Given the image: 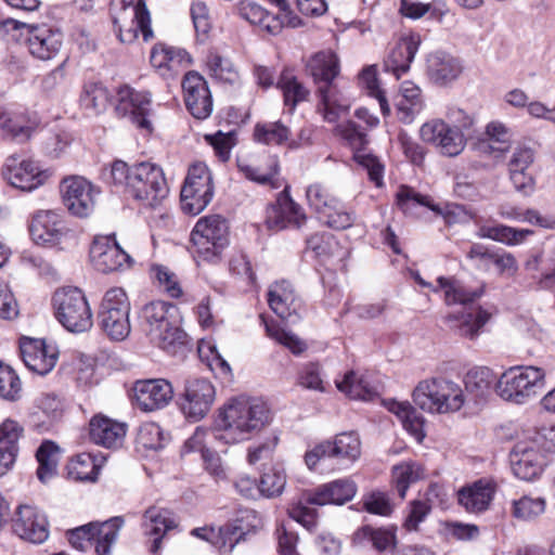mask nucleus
Returning <instances> with one entry per match:
<instances>
[{
	"mask_svg": "<svg viewBox=\"0 0 555 555\" xmlns=\"http://www.w3.org/2000/svg\"><path fill=\"white\" fill-rule=\"evenodd\" d=\"M101 179L113 192L122 193L144 207H156L169 193L162 167L150 162L129 166L116 159L102 169Z\"/></svg>",
	"mask_w": 555,
	"mask_h": 555,
	"instance_id": "1",
	"label": "nucleus"
},
{
	"mask_svg": "<svg viewBox=\"0 0 555 555\" xmlns=\"http://www.w3.org/2000/svg\"><path fill=\"white\" fill-rule=\"evenodd\" d=\"M413 280L422 287L431 288L434 292L442 289L447 305L460 304L462 311L448 314L446 322L448 326L457 335L474 339L479 335L480 330L488 322L490 314L481 307H467L477 300L481 294V288L473 289L455 278L439 276L437 279L438 287H434L426 282L418 271H411Z\"/></svg>",
	"mask_w": 555,
	"mask_h": 555,
	"instance_id": "2",
	"label": "nucleus"
},
{
	"mask_svg": "<svg viewBox=\"0 0 555 555\" xmlns=\"http://www.w3.org/2000/svg\"><path fill=\"white\" fill-rule=\"evenodd\" d=\"M271 422L268 404L259 398L232 399L220 412L211 431L225 444L249 439Z\"/></svg>",
	"mask_w": 555,
	"mask_h": 555,
	"instance_id": "3",
	"label": "nucleus"
},
{
	"mask_svg": "<svg viewBox=\"0 0 555 555\" xmlns=\"http://www.w3.org/2000/svg\"><path fill=\"white\" fill-rule=\"evenodd\" d=\"M306 68L317 87L318 111L327 122H336L348 113L351 105L350 99L335 81L340 73L337 54L332 50L319 51L310 56Z\"/></svg>",
	"mask_w": 555,
	"mask_h": 555,
	"instance_id": "4",
	"label": "nucleus"
},
{
	"mask_svg": "<svg viewBox=\"0 0 555 555\" xmlns=\"http://www.w3.org/2000/svg\"><path fill=\"white\" fill-rule=\"evenodd\" d=\"M412 398L421 410L439 414L456 412L465 403L461 386L444 377L421 380L414 388Z\"/></svg>",
	"mask_w": 555,
	"mask_h": 555,
	"instance_id": "5",
	"label": "nucleus"
},
{
	"mask_svg": "<svg viewBox=\"0 0 555 555\" xmlns=\"http://www.w3.org/2000/svg\"><path fill=\"white\" fill-rule=\"evenodd\" d=\"M545 373L535 365L509 367L496 380L495 391L503 400L522 404L544 387Z\"/></svg>",
	"mask_w": 555,
	"mask_h": 555,
	"instance_id": "6",
	"label": "nucleus"
},
{
	"mask_svg": "<svg viewBox=\"0 0 555 555\" xmlns=\"http://www.w3.org/2000/svg\"><path fill=\"white\" fill-rule=\"evenodd\" d=\"M191 242L198 260L216 263L229 245V223L220 215L202 217L191 232Z\"/></svg>",
	"mask_w": 555,
	"mask_h": 555,
	"instance_id": "7",
	"label": "nucleus"
},
{
	"mask_svg": "<svg viewBox=\"0 0 555 555\" xmlns=\"http://www.w3.org/2000/svg\"><path fill=\"white\" fill-rule=\"evenodd\" d=\"M56 320L72 333H83L93 325L92 312L87 298L78 287L59 288L52 297Z\"/></svg>",
	"mask_w": 555,
	"mask_h": 555,
	"instance_id": "8",
	"label": "nucleus"
},
{
	"mask_svg": "<svg viewBox=\"0 0 555 555\" xmlns=\"http://www.w3.org/2000/svg\"><path fill=\"white\" fill-rule=\"evenodd\" d=\"M125 520L114 516L105 521H91L67 531L70 545L81 552L94 547L96 555H111Z\"/></svg>",
	"mask_w": 555,
	"mask_h": 555,
	"instance_id": "9",
	"label": "nucleus"
},
{
	"mask_svg": "<svg viewBox=\"0 0 555 555\" xmlns=\"http://www.w3.org/2000/svg\"><path fill=\"white\" fill-rule=\"evenodd\" d=\"M129 313L130 302L126 292L120 287L109 288L99 307V326L112 340H124L131 331Z\"/></svg>",
	"mask_w": 555,
	"mask_h": 555,
	"instance_id": "10",
	"label": "nucleus"
},
{
	"mask_svg": "<svg viewBox=\"0 0 555 555\" xmlns=\"http://www.w3.org/2000/svg\"><path fill=\"white\" fill-rule=\"evenodd\" d=\"M214 196L212 178L204 163L190 166L181 189V208L185 214L196 216L211 202Z\"/></svg>",
	"mask_w": 555,
	"mask_h": 555,
	"instance_id": "11",
	"label": "nucleus"
},
{
	"mask_svg": "<svg viewBox=\"0 0 555 555\" xmlns=\"http://www.w3.org/2000/svg\"><path fill=\"white\" fill-rule=\"evenodd\" d=\"M4 26L23 29L29 53L41 61H48L57 55L63 44V33L59 27L49 24H27L14 18H8Z\"/></svg>",
	"mask_w": 555,
	"mask_h": 555,
	"instance_id": "12",
	"label": "nucleus"
},
{
	"mask_svg": "<svg viewBox=\"0 0 555 555\" xmlns=\"http://www.w3.org/2000/svg\"><path fill=\"white\" fill-rule=\"evenodd\" d=\"M115 112L119 117L128 118L137 128L149 133L153 131L152 94L149 91L120 86L116 91Z\"/></svg>",
	"mask_w": 555,
	"mask_h": 555,
	"instance_id": "13",
	"label": "nucleus"
},
{
	"mask_svg": "<svg viewBox=\"0 0 555 555\" xmlns=\"http://www.w3.org/2000/svg\"><path fill=\"white\" fill-rule=\"evenodd\" d=\"M397 205L405 215H414L417 207H427L431 211L442 216L446 223L451 225L469 220L465 206L454 203H447L443 207L431 202L428 195L416 192L413 188L401 185L396 194Z\"/></svg>",
	"mask_w": 555,
	"mask_h": 555,
	"instance_id": "14",
	"label": "nucleus"
},
{
	"mask_svg": "<svg viewBox=\"0 0 555 555\" xmlns=\"http://www.w3.org/2000/svg\"><path fill=\"white\" fill-rule=\"evenodd\" d=\"M337 132L356 152L353 155L358 165L363 167L371 182L376 186L384 184V165L375 155L365 153L363 150L369 143L367 133L360 125L353 120L337 126Z\"/></svg>",
	"mask_w": 555,
	"mask_h": 555,
	"instance_id": "15",
	"label": "nucleus"
},
{
	"mask_svg": "<svg viewBox=\"0 0 555 555\" xmlns=\"http://www.w3.org/2000/svg\"><path fill=\"white\" fill-rule=\"evenodd\" d=\"M215 397L216 390L210 380L204 377L188 378L180 398V410L189 421L198 422L210 411Z\"/></svg>",
	"mask_w": 555,
	"mask_h": 555,
	"instance_id": "16",
	"label": "nucleus"
},
{
	"mask_svg": "<svg viewBox=\"0 0 555 555\" xmlns=\"http://www.w3.org/2000/svg\"><path fill=\"white\" fill-rule=\"evenodd\" d=\"M52 172L30 158L10 156L2 167V177L14 188L30 192L43 185Z\"/></svg>",
	"mask_w": 555,
	"mask_h": 555,
	"instance_id": "17",
	"label": "nucleus"
},
{
	"mask_svg": "<svg viewBox=\"0 0 555 555\" xmlns=\"http://www.w3.org/2000/svg\"><path fill=\"white\" fill-rule=\"evenodd\" d=\"M509 462L517 478L532 481L542 474L546 465V456L534 441L526 439L515 443L509 453Z\"/></svg>",
	"mask_w": 555,
	"mask_h": 555,
	"instance_id": "18",
	"label": "nucleus"
},
{
	"mask_svg": "<svg viewBox=\"0 0 555 555\" xmlns=\"http://www.w3.org/2000/svg\"><path fill=\"white\" fill-rule=\"evenodd\" d=\"M12 530L25 541L41 544L49 537V521L38 507L21 504L12 517Z\"/></svg>",
	"mask_w": 555,
	"mask_h": 555,
	"instance_id": "19",
	"label": "nucleus"
},
{
	"mask_svg": "<svg viewBox=\"0 0 555 555\" xmlns=\"http://www.w3.org/2000/svg\"><path fill=\"white\" fill-rule=\"evenodd\" d=\"M93 267L103 273L130 268L133 259L117 243L115 235L96 237L90 247Z\"/></svg>",
	"mask_w": 555,
	"mask_h": 555,
	"instance_id": "20",
	"label": "nucleus"
},
{
	"mask_svg": "<svg viewBox=\"0 0 555 555\" xmlns=\"http://www.w3.org/2000/svg\"><path fill=\"white\" fill-rule=\"evenodd\" d=\"M424 142L437 146L443 155L456 156L465 146V133L451 128V125L441 119L425 122L420 130Z\"/></svg>",
	"mask_w": 555,
	"mask_h": 555,
	"instance_id": "21",
	"label": "nucleus"
},
{
	"mask_svg": "<svg viewBox=\"0 0 555 555\" xmlns=\"http://www.w3.org/2000/svg\"><path fill=\"white\" fill-rule=\"evenodd\" d=\"M133 398L140 410L153 412L170 403L173 398V388L165 378L140 379L133 385Z\"/></svg>",
	"mask_w": 555,
	"mask_h": 555,
	"instance_id": "22",
	"label": "nucleus"
},
{
	"mask_svg": "<svg viewBox=\"0 0 555 555\" xmlns=\"http://www.w3.org/2000/svg\"><path fill=\"white\" fill-rule=\"evenodd\" d=\"M184 102L190 114L196 119H206L212 112V96L205 78L197 72H189L182 80Z\"/></svg>",
	"mask_w": 555,
	"mask_h": 555,
	"instance_id": "23",
	"label": "nucleus"
},
{
	"mask_svg": "<svg viewBox=\"0 0 555 555\" xmlns=\"http://www.w3.org/2000/svg\"><path fill=\"white\" fill-rule=\"evenodd\" d=\"M61 193L63 203L72 215L85 218L93 211V186L85 178L75 176L63 179Z\"/></svg>",
	"mask_w": 555,
	"mask_h": 555,
	"instance_id": "24",
	"label": "nucleus"
},
{
	"mask_svg": "<svg viewBox=\"0 0 555 555\" xmlns=\"http://www.w3.org/2000/svg\"><path fill=\"white\" fill-rule=\"evenodd\" d=\"M21 357L27 369L38 375H46L55 366L59 352L55 346L43 339L24 337L20 343Z\"/></svg>",
	"mask_w": 555,
	"mask_h": 555,
	"instance_id": "25",
	"label": "nucleus"
},
{
	"mask_svg": "<svg viewBox=\"0 0 555 555\" xmlns=\"http://www.w3.org/2000/svg\"><path fill=\"white\" fill-rule=\"evenodd\" d=\"M306 220L305 211L289 194V186H285L279 193L272 211L267 217L268 228L276 231L287 228L299 229Z\"/></svg>",
	"mask_w": 555,
	"mask_h": 555,
	"instance_id": "26",
	"label": "nucleus"
},
{
	"mask_svg": "<svg viewBox=\"0 0 555 555\" xmlns=\"http://www.w3.org/2000/svg\"><path fill=\"white\" fill-rule=\"evenodd\" d=\"M357 493V485L350 478H340L319 486L305 495L311 505H343L351 501Z\"/></svg>",
	"mask_w": 555,
	"mask_h": 555,
	"instance_id": "27",
	"label": "nucleus"
},
{
	"mask_svg": "<svg viewBox=\"0 0 555 555\" xmlns=\"http://www.w3.org/2000/svg\"><path fill=\"white\" fill-rule=\"evenodd\" d=\"M65 230L61 214L54 210H39L31 217L29 233L38 245L56 244Z\"/></svg>",
	"mask_w": 555,
	"mask_h": 555,
	"instance_id": "28",
	"label": "nucleus"
},
{
	"mask_svg": "<svg viewBox=\"0 0 555 555\" xmlns=\"http://www.w3.org/2000/svg\"><path fill=\"white\" fill-rule=\"evenodd\" d=\"M142 526L144 533L150 537L149 551L155 555L162 548L163 539L177 527V522L170 511L152 506L144 512Z\"/></svg>",
	"mask_w": 555,
	"mask_h": 555,
	"instance_id": "29",
	"label": "nucleus"
},
{
	"mask_svg": "<svg viewBox=\"0 0 555 555\" xmlns=\"http://www.w3.org/2000/svg\"><path fill=\"white\" fill-rule=\"evenodd\" d=\"M268 302L272 311L282 320L295 322L299 319L300 300L295 296L287 281L276 282L268 292Z\"/></svg>",
	"mask_w": 555,
	"mask_h": 555,
	"instance_id": "30",
	"label": "nucleus"
},
{
	"mask_svg": "<svg viewBox=\"0 0 555 555\" xmlns=\"http://www.w3.org/2000/svg\"><path fill=\"white\" fill-rule=\"evenodd\" d=\"M467 258L473 260L475 267L482 271H490L492 268L499 273L516 270V260L513 255L479 243L470 246Z\"/></svg>",
	"mask_w": 555,
	"mask_h": 555,
	"instance_id": "31",
	"label": "nucleus"
},
{
	"mask_svg": "<svg viewBox=\"0 0 555 555\" xmlns=\"http://www.w3.org/2000/svg\"><path fill=\"white\" fill-rule=\"evenodd\" d=\"M462 70L461 61L446 51H435L427 56V76L435 85L447 86L453 82Z\"/></svg>",
	"mask_w": 555,
	"mask_h": 555,
	"instance_id": "32",
	"label": "nucleus"
},
{
	"mask_svg": "<svg viewBox=\"0 0 555 555\" xmlns=\"http://www.w3.org/2000/svg\"><path fill=\"white\" fill-rule=\"evenodd\" d=\"M127 425L104 415H95L89 423L90 440L106 449H116L124 442Z\"/></svg>",
	"mask_w": 555,
	"mask_h": 555,
	"instance_id": "33",
	"label": "nucleus"
},
{
	"mask_svg": "<svg viewBox=\"0 0 555 555\" xmlns=\"http://www.w3.org/2000/svg\"><path fill=\"white\" fill-rule=\"evenodd\" d=\"M352 543L356 546L366 547L371 546L378 553L392 551L396 548L397 540V527H373L371 525H364L358 528L352 535Z\"/></svg>",
	"mask_w": 555,
	"mask_h": 555,
	"instance_id": "34",
	"label": "nucleus"
},
{
	"mask_svg": "<svg viewBox=\"0 0 555 555\" xmlns=\"http://www.w3.org/2000/svg\"><path fill=\"white\" fill-rule=\"evenodd\" d=\"M495 486L487 479H479L461 488L457 501L468 513L479 514L487 511L493 500Z\"/></svg>",
	"mask_w": 555,
	"mask_h": 555,
	"instance_id": "35",
	"label": "nucleus"
},
{
	"mask_svg": "<svg viewBox=\"0 0 555 555\" xmlns=\"http://www.w3.org/2000/svg\"><path fill=\"white\" fill-rule=\"evenodd\" d=\"M36 121L26 112L0 106V130L4 137L25 142L35 130Z\"/></svg>",
	"mask_w": 555,
	"mask_h": 555,
	"instance_id": "36",
	"label": "nucleus"
},
{
	"mask_svg": "<svg viewBox=\"0 0 555 555\" xmlns=\"http://www.w3.org/2000/svg\"><path fill=\"white\" fill-rule=\"evenodd\" d=\"M420 38L411 36L401 39L389 52L384 62L386 72L391 73L397 79L404 75L411 66L420 48Z\"/></svg>",
	"mask_w": 555,
	"mask_h": 555,
	"instance_id": "37",
	"label": "nucleus"
},
{
	"mask_svg": "<svg viewBox=\"0 0 555 555\" xmlns=\"http://www.w3.org/2000/svg\"><path fill=\"white\" fill-rule=\"evenodd\" d=\"M172 322H167L163 327H155L154 333L150 335L151 340L160 349L169 354L183 352L189 344L186 333L181 328V317L173 318Z\"/></svg>",
	"mask_w": 555,
	"mask_h": 555,
	"instance_id": "38",
	"label": "nucleus"
},
{
	"mask_svg": "<svg viewBox=\"0 0 555 555\" xmlns=\"http://www.w3.org/2000/svg\"><path fill=\"white\" fill-rule=\"evenodd\" d=\"M22 433V426L13 420H5L0 425V477L5 475L16 461Z\"/></svg>",
	"mask_w": 555,
	"mask_h": 555,
	"instance_id": "39",
	"label": "nucleus"
},
{
	"mask_svg": "<svg viewBox=\"0 0 555 555\" xmlns=\"http://www.w3.org/2000/svg\"><path fill=\"white\" fill-rule=\"evenodd\" d=\"M496 376L492 370L488 367H476L469 370L464 378L465 390L464 397L465 402H474L479 404L491 393L492 385L494 384Z\"/></svg>",
	"mask_w": 555,
	"mask_h": 555,
	"instance_id": "40",
	"label": "nucleus"
},
{
	"mask_svg": "<svg viewBox=\"0 0 555 555\" xmlns=\"http://www.w3.org/2000/svg\"><path fill=\"white\" fill-rule=\"evenodd\" d=\"M424 106L422 90L412 81L402 82L396 102L398 119L411 124Z\"/></svg>",
	"mask_w": 555,
	"mask_h": 555,
	"instance_id": "41",
	"label": "nucleus"
},
{
	"mask_svg": "<svg viewBox=\"0 0 555 555\" xmlns=\"http://www.w3.org/2000/svg\"><path fill=\"white\" fill-rule=\"evenodd\" d=\"M384 405L401 421L403 428L418 442L424 439L425 420L410 402L388 399L384 400Z\"/></svg>",
	"mask_w": 555,
	"mask_h": 555,
	"instance_id": "42",
	"label": "nucleus"
},
{
	"mask_svg": "<svg viewBox=\"0 0 555 555\" xmlns=\"http://www.w3.org/2000/svg\"><path fill=\"white\" fill-rule=\"evenodd\" d=\"M343 253L339 243L331 233H315L306 240L305 254L317 259L321 264H327Z\"/></svg>",
	"mask_w": 555,
	"mask_h": 555,
	"instance_id": "43",
	"label": "nucleus"
},
{
	"mask_svg": "<svg viewBox=\"0 0 555 555\" xmlns=\"http://www.w3.org/2000/svg\"><path fill=\"white\" fill-rule=\"evenodd\" d=\"M238 14L253 25H258L271 35H276L282 28L279 17L271 15L266 9L250 0H242L237 7Z\"/></svg>",
	"mask_w": 555,
	"mask_h": 555,
	"instance_id": "44",
	"label": "nucleus"
},
{
	"mask_svg": "<svg viewBox=\"0 0 555 555\" xmlns=\"http://www.w3.org/2000/svg\"><path fill=\"white\" fill-rule=\"evenodd\" d=\"M332 459L354 462L361 453V442L356 431L340 433L333 441H325Z\"/></svg>",
	"mask_w": 555,
	"mask_h": 555,
	"instance_id": "45",
	"label": "nucleus"
},
{
	"mask_svg": "<svg viewBox=\"0 0 555 555\" xmlns=\"http://www.w3.org/2000/svg\"><path fill=\"white\" fill-rule=\"evenodd\" d=\"M237 167L244 177L260 185H269L272 189L280 188L278 176L280 173V162L276 155H269L266 168L238 163Z\"/></svg>",
	"mask_w": 555,
	"mask_h": 555,
	"instance_id": "46",
	"label": "nucleus"
},
{
	"mask_svg": "<svg viewBox=\"0 0 555 555\" xmlns=\"http://www.w3.org/2000/svg\"><path fill=\"white\" fill-rule=\"evenodd\" d=\"M276 87L283 93L284 105L289 113L296 109V106L306 101L310 94L309 90L293 75L289 69H284L276 82Z\"/></svg>",
	"mask_w": 555,
	"mask_h": 555,
	"instance_id": "47",
	"label": "nucleus"
},
{
	"mask_svg": "<svg viewBox=\"0 0 555 555\" xmlns=\"http://www.w3.org/2000/svg\"><path fill=\"white\" fill-rule=\"evenodd\" d=\"M336 386L351 399L371 401L378 395L376 387L354 371L347 372L341 380H336Z\"/></svg>",
	"mask_w": 555,
	"mask_h": 555,
	"instance_id": "48",
	"label": "nucleus"
},
{
	"mask_svg": "<svg viewBox=\"0 0 555 555\" xmlns=\"http://www.w3.org/2000/svg\"><path fill=\"white\" fill-rule=\"evenodd\" d=\"M60 454L59 446L51 440H44L38 447L36 451L38 462L37 477L41 482H47L56 475Z\"/></svg>",
	"mask_w": 555,
	"mask_h": 555,
	"instance_id": "49",
	"label": "nucleus"
},
{
	"mask_svg": "<svg viewBox=\"0 0 555 555\" xmlns=\"http://www.w3.org/2000/svg\"><path fill=\"white\" fill-rule=\"evenodd\" d=\"M179 314V308L171 302L156 300L144 306L142 310V318L149 324V335L154 333L155 327L160 328L167 322Z\"/></svg>",
	"mask_w": 555,
	"mask_h": 555,
	"instance_id": "50",
	"label": "nucleus"
},
{
	"mask_svg": "<svg viewBox=\"0 0 555 555\" xmlns=\"http://www.w3.org/2000/svg\"><path fill=\"white\" fill-rule=\"evenodd\" d=\"M291 129L282 121L257 122L254 127V140L263 145H283L291 139Z\"/></svg>",
	"mask_w": 555,
	"mask_h": 555,
	"instance_id": "51",
	"label": "nucleus"
},
{
	"mask_svg": "<svg viewBox=\"0 0 555 555\" xmlns=\"http://www.w3.org/2000/svg\"><path fill=\"white\" fill-rule=\"evenodd\" d=\"M133 22L135 23V27H130L127 30H122V28L119 26V40L122 43L132 42L137 37L138 30H140L143 35L144 41H149L153 37V31L151 28L150 12L146 8L144 0H139L133 5Z\"/></svg>",
	"mask_w": 555,
	"mask_h": 555,
	"instance_id": "52",
	"label": "nucleus"
},
{
	"mask_svg": "<svg viewBox=\"0 0 555 555\" xmlns=\"http://www.w3.org/2000/svg\"><path fill=\"white\" fill-rule=\"evenodd\" d=\"M286 485L285 469L280 464L266 466L258 482L259 494L266 498H276L282 494Z\"/></svg>",
	"mask_w": 555,
	"mask_h": 555,
	"instance_id": "53",
	"label": "nucleus"
},
{
	"mask_svg": "<svg viewBox=\"0 0 555 555\" xmlns=\"http://www.w3.org/2000/svg\"><path fill=\"white\" fill-rule=\"evenodd\" d=\"M391 476L393 487L403 500L409 487L424 477V469L415 462H403L392 467Z\"/></svg>",
	"mask_w": 555,
	"mask_h": 555,
	"instance_id": "54",
	"label": "nucleus"
},
{
	"mask_svg": "<svg viewBox=\"0 0 555 555\" xmlns=\"http://www.w3.org/2000/svg\"><path fill=\"white\" fill-rule=\"evenodd\" d=\"M532 233L531 230L515 229L504 224L482 225L478 231L480 237L490 238L506 245L520 244Z\"/></svg>",
	"mask_w": 555,
	"mask_h": 555,
	"instance_id": "55",
	"label": "nucleus"
},
{
	"mask_svg": "<svg viewBox=\"0 0 555 555\" xmlns=\"http://www.w3.org/2000/svg\"><path fill=\"white\" fill-rule=\"evenodd\" d=\"M109 98L107 88L101 82L89 81L83 85L79 101L85 109L100 114L106 109Z\"/></svg>",
	"mask_w": 555,
	"mask_h": 555,
	"instance_id": "56",
	"label": "nucleus"
},
{
	"mask_svg": "<svg viewBox=\"0 0 555 555\" xmlns=\"http://www.w3.org/2000/svg\"><path fill=\"white\" fill-rule=\"evenodd\" d=\"M306 198L309 207L320 217L335 208L338 201L322 183L315 182L306 189Z\"/></svg>",
	"mask_w": 555,
	"mask_h": 555,
	"instance_id": "57",
	"label": "nucleus"
},
{
	"mask_svg": "<svg viewBox=\"0 0 555 555\" xmlns=\"http://www.w3.org/2000/svg\"><path fill=\"white\" fill-rule=\"evenodd\" d=\"M207 66L210 75L218 81L234 85L238 80V73L233 63L218 53L207 56Z\"/></svg>",
	"mask_w": 555,
	"mask_h": 555,
	"instance_id": "58",
	"label": "nucleus"
},
{
	"mask_svg": "<svg viewBox=\"0 0 555 555\" xmlns=\"http://www.w3.org/2000/svg\"><path fill=\"white\" fill-rule=\"evenodd\" d=\"M22 383L15 371L0 361V397L8 401L21 398Z\"/></svg>",
	"mask_w": 555,
	"mask_h": 555,
	"instance_id": "59",
	"label": "nucleus"
},
{
	"mask_svg": "<svg viewBox=\"0 0 555 555\" xmlns=\"http://www.w3.org/2000/svg\"><path fill=\"white\" fill-rule=\"evenodd\" d=\"M545 500L543 498L521 496L513 502L512 514L521 520H532L544 513Z\"/></svg>",
	"mask_w": 555,
	"mask_h": 555,
	"instance_id": "60",
	"label": "nucleus"
},
{
	"mask_svg": "<svg viewBox=\"0 0 555 555\" xmlns=\"http://www.w3.org/2000/svg\"><path fill=\"white\" fill-rule=\"evenodd\" d=\"M260 318L264 324L266 332L269 337L287 347L295 354H299L306 349V344L301 341L296 335L281 328L273 321L268 322L263 315H260Z\"/></svg>",
	"mask_w": 555,
	"mask_h": 555,
	"instance_id": "61",
	"label": "nucleus"
},
{
	"mask_svg": "<svg viewBox=\"0 0 555 555\" xmlns=\"http://www.w3.org/2000/svg\"><path fill=\"white\" fill-rule=\"evenodd\" d=\"M318 218L328 228L335 230H345L351 227L356 219L353 211L347 210L344 204L340 203L339 201H336L334 209H331V211L322 214Z\"/></svg>",
	"mask_w": 555,
	"mask_h": 555,
	"instance_id": "62",
	"label": "nucleus"
},
{
	"mask_svg": "<svg viewBox=\"0 0 555 555\" xmlns=\"http://www.w3.org/2000/svg\"><path fill=\"white\" fill-rule=\"evenodd\" d=\"M217 535L216 551L220 555H230L238 543L245 541L231 521L219 527L217 529Z\"/></svg>",
	"mask_w": 555,
	"mask_h": 555,
	"instance_id": "63",
	"label": "nucleus"
},
{
	"mask_svg": "<svg viewBox=\"0 0 555 555\" xmlns=\"http://www.w3.org/2000/svg\"><path fill=\"white\" fill-rule=\"evenodd\" d=\"M240 534L246 541L249 535L257 533L262 528V519L254 509H243L236 518L231 520Z\"/></svg>",
	"mask_w": 555,
	"mask_h": 555,
	"instance_id": "64",
	"label": "nucleus"
}]
</instances>
